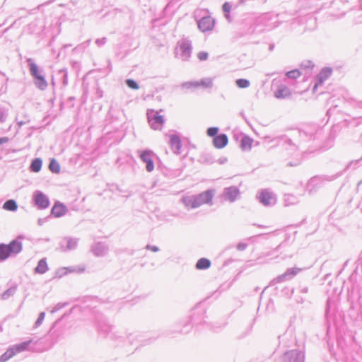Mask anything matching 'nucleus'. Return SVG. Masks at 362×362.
Returning a JSON list of instances; mask_svg holds the SVG:
<instances>
[{"label": "nucleus", "instance_id": "e2e57ef3", "mask_svg": "<svg viewBox=\"0 0 362 362\" xmlns=\"http://www.w3.org/2000/svg\"><path fill=\"white\" fill-rule=\"evenodd\" d=\"M26 122H23V121H21V122H18V124L19 127H22L23 125H24Z\"/></svg>", "mask_w": 362, "mask_h": 362}, {"label": "nucleus", "instance_id": "58836bf2", "mask_svg": "<svg viewBox=\"0 0 362 362\" xmlns=\"http://www.w3.org/2000/svg\"><path fill=\"white\" fill-rule=\"evenodd\" d=\"M300 75H301V73L300 72V71L298 69H293V70L287 71L286 74V76L288 78H291V79H296V78H299L300 76Z\"/></svg>", "mask_w": 362, "mask_h": 362}, {"label": "nucleus", "instance_id": "5fc2aeb1", "mask_svg": "<svg viewBox=\"0 0 362 362\" xmlns=\"http://www.w3.org/2000/svg\"><path fill=\"white\" fill-rule=\"evenodd\" d=\"M301 66L304 67L305 69H311L313 68V64L312 62L308 61V62H306L305 63H303L301 64Z\"/></svg>", "mask_w": 362, "mask_h": 362}, {"label": "nucleus", "instance_id": "a18cd8bd", "mask_svg": "<svg viewBox=\"0 0 362 362\" xmlns=\"http://www.w3.org/2000/svg\"><path fill=\"white\" fill-rule=\"evenodd\" d=\"M45 313L44 312H42L39 314V316L35 323V327H39L43 322L45 319Z\"/></svg>", "mask_w": 362, "mask_h": 362}, {"label": "nucleus", "instance_id": "2eb2a0df", "mask_svg": "<svg viewBox=\"0 0 362 362\" xmlns=\"http://www.w3.org/2000/svg\"><path fill=\"white\" fill-rule=\"evenodd\" d=\"M215 21L211 16L202 17L198 21V28L202 32H206L213 29Z\"/></svg>", "mask_w": 362, "mask_h": 362}, {"label": "nucleus", "instance_id": "4be33fe9", "mask_svg": "<svg viewBox=\"0 0 362 362\" xmlns=\"http://www.w3.org/2000/svg\"><path fill=\"white\" fill-rule=\"evenodd\" d=\"M170 146L175 153L179 154L182 147V143L180 137L175 134L171 135L170 139Z\"/></svg>", "mask_w": 362, "mask_h": 362}, {"label": "nucleus", "instance_id": "f03ea898", "mask_svg": "<svg viewBox=\"0 0 362 362\" xmlns=\"http://www.w3.org/2000/svg\"><path fill=\"white\" fill-rule=\"evenodd\" d=\"M23 238V235H21L8 244H0V262H4L10 257L16 256L22 251L23 244L21 240Z\"/></svg>", "mask_w": 362, "mask_h": 362}, {"label": "nucleus", "instance_id": "c85d7f7f", "mask_svg": "<svg viewBox=\"0 0 362 362\" xmlns=\"http://www.w3.org/2000/svg\"><path fill=\"white\" fill-rule=\"evenodd\" d=\"M30 343H31L30 340L25 341L21 342L20 344L13 345L12 346V348L13 349L15 354L20 353V352L27 350Z\"/></svg>", "mask_w": 362, "mask_h": 362}, {"label": "nucleus", "instance_id": "cd10ccee", "mask_svg": "<svg viewBox=\"0 0 362 362\" xmlns=\"http://www.w3.org/2000/svg\"><path fill=\"white\" fill-rule=\"evenodd\" d=\"M211 267V261L207 258H200L196 263V268L199 270L207 269Z\"/></svg>", "mask_w": 362, "mask_h": 362}, {"label": "nucleus", "instance_id": "3c124183", "mask_svg": "<svg viewBox=\"0 0 362 362\" xmlns=\"http://www.w3.org/2000/svg\"><path fill=\"white\" fill-rule=\"evenodd\" d=\"M247 247V244L245 243H240L237 245V250L239 251L245 250Z\"/></svg>", "mask_w": 362, "mask_h": 362}, {"label": "nucleus", "instance_id": "0eeeda50", "mask_svg": "<svg viewBox=\"0 0 362 362\" xmlns=\"http://www.w3.org/2000/svg\"><path fill=\"white\" fill-rule=\"evenodd\" d=\"M139 153V158L141 160L146 163V170L147 172L151 173L154 169V163L153 158L155 156L154 153L148 149L138 151Z\"/></svg>", "mask_w": 362, "mask_h": 362}, {"label": "nucleus", "instance_id": "ddd939ff", "mask_svg": "<svg viewBox=\"0 0 362 362\" xmlns=\"http://www.w3.org/2000/svg\"><path fill=\"white\" fill-rule=\"evenodd\" d=\"M148 122L153 129H160L164 123L163 117L158 115L157 112L152 110L151 114L148 113Z\"/></svg>", "mask_w": 362, "mask_h": 362}, {"label": "nucleus", "instance_id": "680f3d73", "mask_svg": "<svg viewBox=\"0 0 362 362\" xmlns=\"http://www.w3.org/2000/svg\"><path fill=\"white\" fill-rule=\"evenodd\" d=\"M63 83L64 85L67 84V73L64 72L63 75Z\"/></svg>", "mask_w": 362, "mask_h": 362}, {"label": "nucleus", "instance_id": "7c9ffc66", "mask_svg": "<svg viewBox=\"0 0 362 362\" xmlns=\"http://www.w3.org/2000/svg\"><path fill=\"white\" fill-rule=\"evenodd\" d=\"M42 161L41 158H37L33 160L30 164V170L34 173H37L41 170Z\"/></svg>", "mask_w": 362, "mask_h": 362}, {"label": "nucleus", "instance_id": "4468645a", "mask_svg": "<svg viewBox=\"0 0 362 362\" xmlns=\"http://www.w3.org/2000/svg\"><path fill=\"white\" fill-rule=\"evenodd\" d=\"M240 195V190L236 186L226 187L223 190V197L225 200L233 202Z\"/></svg>", "mask_w": 362, "mask_h": 362}, {"label": "nucleus", "instance_id": "de8ad7c7", "mask_svg": "<svg viewBox=\"0 0 362 362\" xmlns=\"http://www.w3.org/2000/svg\"><path fill=\"white\" fill-rule=\"evenodd\" d=\"M224 13H229L231 10V5L228 2H225L222 6Z\"/></svg>", "mask_w": 362, "mask_h": 362}, {"label": "nucleus", "instance_id": "e433bc0d", "mask_svg": "<svg viewBox=\"0 0 362 362\" xmlns=\"http://www.w3.org/2000/svg\"><path fill=\"white\" fill-rule=\"evenodd\" d=\"M64 241L66 242V249L67 250H74L77 246V239L74 238H68L65 239Z\"/></svg>", "mask_w": 362, "mask_h": 362}, {"label": "nucleus", "instance_id": "9b49d317", "mask_svg": "<svg viewBox=\"0 0 362 362\" xmlns=\"http://www.w3.org/2000/svg\"><path fill=\"white\" fill-rule=\"evenodd\" d=\"M300 271V269L293 267L288 269L284 274L278 276L276 278L274 279L272 281V284H278L283 282L286 280L291 279L294 277L298 272Z\"/></svg>", "mask_w": 362, "mask_h": 362}, {"label": "nucleus", "instance_id": "49530a36", "mask_svg": "<svg viewBox=\"0 0 362 362\" xmlns=\"http://www.w3.org/2000/svg\"><path fill=\"white\" fill-rule=\"evenodd\" d=\"M209 54L206 52H199L197 54V57L200 61H205L208 59Z\"/></svg>", "mask_w": 362, "mask_h": 362}, {"label": "nucleus", "instance_id": "603ef678", "mask_svg": "<svg viewBox=\"0 0 362 362\" xmlns=\"http://www.w3.org/2000/svg\"><path fill=\"white\" fill-rule=\"evenodd\" d=\"M225 326H226V323H222L218 326H213L212 329L214 332H218L220 330H221L222 329H223L225 327Z\"/></svg>", "mask_w": 362, "mask_h": 362}, {"label": "nucleus", "instance_id": "393cba45", "mask_svg": "<svg viewBox=\"0 0 362 362\" xmlns=\"http://www.w3.org/2000/svg\"><path fill=\"white\" fill-rule=\"evenodd\" d=\"M253 139L247 135H243L242 136L240 146L243 151H249L252 148Z\"/></svg>", "mask_w": 362, "mask_h": 362}, {"label": "nucleus", "instance_id": "f8f14e48", "mask_svg": "<svg viewBox=\"0 0 362 362\" xmlns=\"http://www.w3.org/2000/svg\"><path fill=\"white\" fill-rule=\"evenodd\" d=\"M259 201L264 206H272L276 203V197L274 194L268 189H263L258 197Z\"/></svg>", "mask_w": 362, "mask_h": 362}, {"label": "nucleus", "instance_id": "c9c22d12", "mask_svg": "<svg viewBox=\"0 0 362 362\" xmlns=\"http://www.w3.org/2000/svg\"><path fill=\"white\" fill-rule=\"evenodd\" d=\"M181 86L183 88L192 89L200 87V84L199 81H187L182 83Z\"/></svg>", "mask_w": 362, "mask_h": 362}, {"label": "nucleus", "instance_id": "20e7f679", "mask_svg": "<svg viewBox=\"0 0 362 362\" xmlns=\"http://www.w3.org/2000/svg\"><path fill=\"white\" fill-rule=\"evenodd\" d=\"M299 136L304 141L322 139V129L315 124L305 125L299 130Z\"/></svg>", "mask_w": 362, "mask_h": 362}, {"label": "nucleus", "instance_id": "bf43d9fd", "mask_svg": "<svg viewBox=\"0 0 362 362\" xmlns=\"http://www.w3.org/2000/svg\"><path fill=\"white\" fill-rule=\"evenodd\" d=\"M308 291V288L307 286H303L300 288V292L301 293H307Z\"/></svg>", "mask_w": 362, "mask_h": 362}, {"label": "nucleus", "instance_id": "4c0bfd02", "mask_svg": "<svg viewBox=\"0 0 362 362\" xmlns=\"http://www.w3.org/2000/svg\"><path fill=\"white\" fill-rule=\"evenodd\" d=\"M199 82L200 86L204 88H211L213 86V81L211 78H202Z\"/></svg>", "mask_w": 362, "mask_h": 362}, {"label": "nucleus", "instance_id": "c03bdc74", "mask_svg": "<svg viewBox=\"0 0 362 362\" xmlns=\"http://www.w3.org/2000/svg\"><path fill=\"white\" fill-rule=\"evenodd\" d=\"M218 130L219 129L218 127H209L207 129L206 133H207L208 136L213 137V139H214L215 136L218 135Z\"/></svg>", "mask_w": 362, "mask_h": 362}, {"label": "nucleus", "instance_id": "72a5a7b5", "mask_svg": "<svg viewBox=\"0 0 362 362\" xmlns=\"http://www.w3.org/2000/svg\"><path fill=\"white\" fill-rule=\"evenodd\" d=\"M49 170L54 173H59L60 165L55 158H52L49 164Z\"/></svg>", "mask_w": 362, "mask_h": 362}, {"label": "nucleus", "instance_id": "423d86ee", "mask_svg": "<svg viewBox=\"0 0 362 362\" xmlns=\"http://www.w3.org/2000/svg\"><path fill=\"white\" fill-rule=\"evenodd\" d=\"M304 354L296 349L285 352L280 358L279 362H304Z\"/></svg>", "mask_w": 362, "mask_h": 362}, {"label": "nucleus", "instance_id": "9d476101", "mask_svg": "<svg viewBox=\"0 0 362 362\" xmlns=\"http://www.w3.org/2000/svg\"><path fill=\"white\" fill-rule=\"evenodd\" d=\"M158 337H144L143 335L139 334L137 332L129 333L127 335V339L129 342L132 344L135 340H138L141 346L149 344L153 342Z\"/></svg>", "mask_w": 362, "mask_h": 362}, {"label": "nucleus", "instance_id": "0e129e2a", "mask_svg": "<svg viewBox=\"0 0 362 362\" xmlns=\"http://www.w3.org/2000/svg\"><path fill=\"white\" fill-rule=\"evenodd\" d=\"M43 223H44V220H43V219L40 218V219L38 220V224H39V225H40V226H41Z\"/></svg>", "mask_w": 362, "mask_h": 362}, {"label": "nucleus", "instance_id": "f257e3e1", "mask_svg": "<svg viewBox=\"0 0 362 362\" xmlns=\"http://www.w3.org/2000/svg\"><path fill=\"white\" fill-rule=\"evenodd\" d=\"M204 311L203 310H193L192 314L182 319L177 324V331L181 333H188L194 325H200L204 322Z\"/></svg>", "mask_w": 362, "mask_h": 362}, {"label": "nucleus", "instance_id": "5701e85b", "mask_svg": "<svg viewBox=\"0 0 362 362\" xmlns=\"http://www.w3.org/2000/svg\"><path fill=\"white\" fill-rule=\"evenodd\" d=\"M17 288V284L15 282L11 283L9 288L1 294V298L2 300H8L9 298L13 296L16 293Z\"/></svg>", "mask_w": 362, "mask_h": 362}, {"label": "nucleus", "instance_id": "6ab92c4d", "mask_svg": "<svg viewBox=\"0 0 362 362\" xmlns=\"http://www.w3.org/2000/svg\"><path fill=\"white\" fill-rule=\"evenodd\" d=\"M28 65L29 66V71L30 75L33 76V79L37 78L40 75H42V69H40L37 65L34 62L33 59L31 58H28L26 60Z\"/></svg>", "mask_w": 362, "mask_h": 362}, {"label": "nucleus", "instance_id": "79ce46f5", "mask_svg": "<svg viewBox=\"0 0 362 362\" xmlns=\"http://www.w3.org/2000/svg\"><path fill=\"white\" fill-rule=\"evenodd\" d=\"M125 83H126V85L129 88H132L134 90H137L139 88V86L137 82L136 81H134V79H127Z\"/></svg>", "mask_w": 362, "mask_h": 362}, {"label": "nucleus", "instance_id": "052dcab7", "mask_svg": "<svg viewBox=\"0 0 362 362\" xmlns=\"http://www.w3.org/2000/svg\"><path fill=\"white\" fill-rule=\"evenodd\" d=\"M284 142H285L286 144H287L288 146H294V144H293L291 139H290L285 138Z\"/></svg>", "mask_w": 362, "mask_h": 362}, {"label": "nucleus", "instance_id": "c756f323", "mask_svg": "<svg viewBox=\"0 0 362 362\" xmlns=\"http://www.w3.org/2000/svg\"><path fill=\"white\" fill-rule=\"evenodd\" d=\"M61 336V332L54 329V326L49 329L48 332V337L50 338L52 344H55Z\"/></svg>", "mask_w": 362, "mask_h": 362}, {"label": "nucleus", "instance_id": "09e8293b", "mask_svg": "<svg viewBox=\"0 0 362 362\" xmlns=\"http://www.w3.org/2000/svg\"><path fill=\"white\" fill-rule=\"evenodd\" d=\"M95 44L98 45V47H102L107 42V38L105 37L102 38H98L95 40Z\"/></svg>", "mask_w": 362, "mask_h": 362}, {"label": "nucleus", "instance_id": "412c9836", "mask_svg": "<svg viewBox=\"0 0 362 362\" xmlns=\"http://www.w3.org/2000/svg\"><path fill=\"white\" fill-rule=\"evenodd\" d=\"M67 211L66 207L59 202H56L51 210V214L59 218L64 216Z\"/></svg>", "mask_w": 362, "mask_h": 362}, {"label": "nucleus", "instance_id": "6e6552de", "mask_svg": "<svg viewBox=\"0 0 362 362\" xmlns=\"http://www.w3.org/2000/svg\"><path fill=\"white\" fill-rule=\"evenodd\" d=\"M341 174H337L332 176H327V175H321V176H315L312 177L308 183V188L311 192L315 187H319V185L323 182L324 181H331L336 179Z\"/></svg>", "mask_w": 362, "mask_h": 362}, {"label": "nucleus", "instance_id": "338daca9", "mask_svg": "<svg viewBox=\"0 0 362 362\" xmlns=\"http://www.w3.org/2000/svg\"><path fill=\"white\" fill-rule=\"evenodd\" d=\"M225 17L230 21V15H229V13H225Z\"/></svg>", "mask_w": 362, "mask_h": 362}, {"label": "nucleus", "instance_id": "1a4fd4ad", "mask_svg": "<svg viewBox=\"0 0 362 362\" xmlns=\"http://www.w3.org/2000/svg\"><path fill=\"white\" fill-rule=\"evenodd\" d=\"M35 204L40 209H46L49 205V200L47 195L41 191H35L33 196Z\"/></svg>", "mask_w": 362, "mask_h": 362}, {"label": "nucleus", "instance_id": "6e6d98bb", "mask_svg": "<svg viewBox=\"0 0 362 362\" xmlns=\"http://www.w3.org/2000/svg\"><path fill=\"white\" fill-rule=\"evenodd\" d=\"M65 304H62V303H58L57 304L54 308H53V310H52V313H55L58 310H59L60 309H62L64 306Z\"/></svg>", "mask_w": 362, "mask_h": 362}, {"label": "nucleus", "instance_id": "f704fd0d", "mask_svg": "<svg viewBox=\"0 0 362 362\" xmlns=\"http://www.w3.org/2000/svg\"><path fill=\"white\" fill-rule=\"evenodd\" d=\"M109 338L115 341H122L124 339V336L122 334L121 332L116 330L114 328Z\"/></svg>", "mask_w": 362, "mask_h": 362}, {"label": "nucleus", "instance_id": "39448f33", "mask_svg": "<svg viewBox=\"0 0 362 362\" xmlns=\"http://www.w3.org/2000/svg\"><path fill=\"white\" fill-rule=\"evenodd\" d=\"M192 45L190 40L182 39L177 42V47L175 51V57L181 59L182 61H187L192 54Z\"/></svg>", "mask_w": 362, "mask_h": 362}, {"label": "nucleus", "instance_id": "2f4dec72", "mask_svg": "<svg viewBox=\"0 0 362 362\" xmlns=\"http://www.w3.org/2000/svg\"><path fill=\"white\" fill-rule=\"evenodd\" d=\"M3 208L7 211H15L18 208V205L15 200L8 199L4 202Z\"/></svg>", "mask_w": 362, "mask_h": 362}, {"label": "nucleus", "instance_id": "7ed1b4c3", "mask_svg": "<svg viewBox=\"0 0 362 362\" xmlns=\"http://www.w3.org/2000/svg\"><path fill=\"white\" fill-rule=\"evenodd\" d=\"M214 195V190L208 189L197 195L185 197L182 199V203L187 208L195 209L204 204H209L211 202Z\"/></svg>", "mask_w": 362, "mask_h": 362}, {"label": "nucleus", "instance_id": "864d4df0", "mask_svg": "<svg viewBox=\"0 0 362 362\" xmlns=\"http://www.w3.org/2000/svg\"><path fill=\"white\" fill-rule=\"evenodd\" d=\"M331 304H332V302H331V300L330 299H328L327 300V304H326V309H325V315L327 316L328 314L330 312V309H331Z\"/></svg>", "mask_w": 362, "mask_h": 362}, {"label": "nucleus", "instance_id": "a878e982", "mask_svg": "<svg viewBox=\"0 0 362 362\" xmlns=\"http://www.w3.org/2000/svg\"><path fill=\"white\" fill-rule=\"evenodd\" d=\"M34 84L35 86L41 90H44L47 87V82L44 76V75H40L37 76V78L33 79Z\"/></svg>", "mask_w": 362, "mask_h": 362}, {"label": "nucleus", "instance_id": "37998d69", "mask_svg": "<svg viewBox=\"0 0 362 362\" xmlns=\"http://www.w3.org/2000/svg\"><path fill=\"white\" fill-rule=\"evenodd\" d=\"M8 117V110L3 107H0V123H4Z\"/></svg>", "mask_w": 362, "mask_h": 362}, {"label": "nucleus", "instance_id": "f3484780", "mask_svg": "<svg viewBox=\"0 0 362 362\" xmlns=\"http://www.w3.org/2000/svg\"><path fill=\"white\" fill-rule=\"evenodd\" d=\"M114 327L108 324L105 320L99 322L98 324V330L100 334L105 337H110V335L114 329Z\"/></svg>", "mask_w": 362, "mask_h": 362}, {"label": "nucleus", "instance_id": "13d9d810", "mask_svg": "<svg viewBox=\"0 0 362 362\" xmlns=\"http://www.w3.org/2000/svg\"><path fill=\"white\" fill-rule=\"evenodd\" d=\"M227 161H228V159L226 157L220 158L218 160V163L221 164V165L225 164Z\"/></svg>", "mask_w": 362, "mask_h": 362}, {"label": "nucleus", "instance_id": "dca6fc26", "mask_svg": "<svg viewBox=\"0 0 362 362\" xmlns=\"http://www.w3.org/2000/svg\"><path fill=\"white\" fill-rule=\"evenodd\" d=\"M91 251L97 257L105 255L108 251V247L103 243L98 242L91 246Z\"/></svg>", "mask_w": 362, "mask_h": 362}, {"label": "nucleus", "instance_id": "aec40b11", "mask_svg": "<svg viewBox=\"0 0 362 362\" xmlns=\"http://www.w3.org/2000/svg\"><path fill=\"white\" fill-rule=\"evenodd\" d=\"M228 142V139L226 134H220L213 139V144L216 148H224Z\"/></svg>", "mask_w": 362, "mask_h": 362}, {"label": "nucleus", "instance_id": "a211bd4d", "mask_svg": "<svg viewBox=\"0 0 362 362\" xmlns=\"http://www.w3.org/2000/svg\"><path fill=\"white\" fill-rule=\"evenodd\" d=\"M332 70L331 68H323L317 76V82L314 86V89L318 86L322 85L324 81L327 80L332 74Z\"/></svg>", "mask_w": 362, "mask_h": 362}, {"label": "nucleus", "instance_id": "a19ab883", "mask_svg": "<svg viewBox=\"0 0 362 362\" xmlns=\"http://www.w3.org/2000/svg\"><path fill=\"white\" fill-rule=\"evenodd\" d=\"M200 161L202 163L211 164L214 163V160L212 156L209 154H203L200 158Z\"/></svg>", "mask_w": 362, "mask_h": 362}, {"label": "nucleus", "instance_id": "4d7b16f0", "mask_svg": "<svg viewBox=\"0 0 362 362\" xmlns=\"http://www.w3.org/2000/svg\"><path fill=\"white\" fill-rule=\"evenodd\" d=\"M8 141H9V139L6 136L0 137V145L8 143Z\"/></svg>", "mask_w": 362, "mask_h": 362}, {"label": "nucleus", "instance_id": "b1692460", "mask_svg": "<svg viewBox=\"0 0 362 362\" xmlns=\"http://www.w3.org/2000/svg\"><path fill=\"white\" fill-rule=\"evenodd\" d=\"M290 95V89L286 86H281L274 92V96L279 99H284Z\"/></svg>", "mask_w": 362, "mask_h": 362}, {"label": "nucleus", "instance_id": "ea45409f", "mask_svg": "<svg viewBox=\"0 0 362 362\" xmlns=\"http://www.w3.org/2000/svg\"><path fill=\"white\" fill-rule=\"evenodd\" d=\"M236 85L241 88H245L250 86V81L247 79L239 78L235 81Z\"/></svg>", "mask_w": 362, "mask_h": 362}, {"label": "nucleus", "instance_id": "774afa93", "mask_svg": "<svg viewBox=\"0 0 362 362\" xmlns=\"http://www.w3.org/2000/svg\"><path fill=\"white\" fill-rule=\"evenodd\" d=\"M274 47V45H270V46H269V50H270V51L273 50Z\"/></svg>", "mask_w": 362, "mask_h": 362}, {"label": "nucleus", "instance_id": "69168bd1", "mask_svg": "<svg viewBox=\"0 0 362 362\" xmlns=\"http://www.w3.org/2000/svg\"><path fill=\"white\" fill-rule=\"evenodd\" d=\"M247 0H239L240 4H244L246 2Z\"/></svg>", "mask_w": 362, "mask_h": 362}, {"label": "nucleus", "instance_id": "473e14b6", "mask_svg": "<svg viewBox=\"0 0 362 362\" xmlns=\"http://www.w3.org/2000/svg\"><path fill=\"white\" fill-rule=\"evenodd\" d=\"M15 352L13 351V349L11 347L8 348L6 352H4L1 356H0V362H6L8 360H9L11 358H12L15 355Z\"/></svg>", "mask_w": 362, "mask_h": 362}, {"label": "nucleus", "instance_id": "bb28decb", "mask_svg": "<svg viewBox=\"0 0 362 362\" xmlns=\"http://www.w3.org/2000/svg\"><path fill=\"white\" fill-rule=\"evenodd\" d=\"M48 270V266L45 258L41 259L35 269L36 273L43 274Z\"/></svg>", "mask_w": 362, "mask_h": 362}, {"label": "nucleus", "instance_id": "8fccbe9b", "mask_svg": "<svg viewBox=\"0 0 362 362\" xmlns=\"http://www.w3.org/2000/svg\"><path fill=\"white\" fill-rule=\"evenodd\" d=\"M145 248L148 250H151L154 252H158L160 250L158 247H157L156 245H147Z\"/></svg>", "mask_w": 362, "mask_h": 362}]
</instances>
